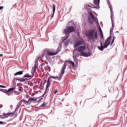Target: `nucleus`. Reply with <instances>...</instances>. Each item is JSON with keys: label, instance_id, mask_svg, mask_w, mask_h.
<instances>
[{"label": "nucleus", "instance_id": "1", "mask_svg": "<svg viewBox=\"0 0 127 127\" xmlns=\"http://www.w3.org/2000/svg\"><path fill=\"white\" fill-rule=\"evenodd\" d=\"M86 36L88 38L89 40L96 41L98 39V31L96 29L89 30L86 34Z\"/></svg>", "mask_w": 127, "mask_h": 127}, {"label": "nucleus", "instance_id": "2", "mask_svg": "<svg viewBox=\"0 0 127 127\" xmlns=\"http://www.w3.org/2000/svg\"><path fill=\"white\" fill-rule=\"evenodd\" d=\"M86 50V48L84 46H80L77 49L78 52H80V56H84V57H89L91 56V53H85L84 51Z\"/></svg>", "mask_w": 127, "mask_h": 127}, {"label": "nucleus", "instance_id": "3", "mask_svg": "<svg viewBox=\"0 0 127 127\" xmlns=\"http://www.w3.org/2000/svg\"><path fill=\"white\" fill-rule=\"evenodd\" d=\"M111 38H112V37L110 36L107 39L104 46H103V43L102 42H100L101 46L98 47V49H99V50H101V51H103L104 48H107V47H108V46L110 45V43H111L110 40L111 39Z\"/></svg>", "mask_w": 127, "mask_h": 127}, {"label": "nucleus", "instance_id": "4", "mask_svg": "<svg viewBox=\"0 0 127 127\" xmlns=\"http://www.w3.org/2000/svg\"><path fill=\"white\" fill-rule=\"evenodd\" d=\"M37 100H38V98H35L34 97H30L29 98V100L28 101L24 99H22V100H21V102L22 103H23V104L24 105H25L26 106H28V105H30L31 104V103H36V101H37Z\"/></svg>", "mask_w": 127, "mask_h": 127}, {"label": "nucleus", "instance_id": "5", "mask_svg": "<svg viewBox=\"0 0 127 127\" xmlns=\"http://www.w3.org/2000/svg\"><path fill=\"white\" fill-rule=\"evenodd\" d=\"M66 66H67V64H66V63H64L62 68V72L59 77L52 76H51V78L55 79H57L58 80H60L61 79H62V77L63 76V74L65 73V69H66Z\"/></svg>", "mask_w": 127, "mask_h": 127}, {"label": "nucleus", "instance_id": "6", "mask_svg": "<svg viewBox=\"0 0 127 127\" xmlns=\"http://www.w3.org/2000/svg\"><path fill=\"white\" fill-rule=\"evenodd\" d=\"M46 53L47 54V55H48V56H53L54 55H57V54H58V52L53 53L49 51H44L42 53V56H40L39 58H42V57L44 56Z\"/></svg>", "mask_w": 127, "mask_h": 127}, {"label": "nucleus", "instance_id": "7", "mask_svg": "<svg viewBox=\"0 0 127 127\" xmlns=\"http://www.w3.org/2000/svg\"><path fill=\"white\" fill-rule=\"evenodd\" d=\"M74 31L75 29H74V27L68 26L67 27L66 29H64V32L65 35H67V36H69V34H70L71 32H73Z\"/></svg>", "mask_w": 127, "mask_h": 127}, {"label": "nucleus", "instance_id": "8", "mask_svg": "<svg viewBox=\"0 0 127 127\" xmlns=\"http://www.w3.org/2000/svg\"><path fill=\"white\" fill-rule=\"evenodd\" d=\"M89 15H90V16L91 17L92 19H93V21H92V19H91V18L88 17V22H89L90 24H93V23H94V21L96 20V19L97 18L95 17V15H94V14H93L92 12H89Z\"/></svg>", "mask_w": 127, "mask_h": 127}, {"label": "nucleus", "instance_id": "9", "mask_svg": "<svg viewBox=\"0 0 127 127\" xmlns=\"http://www.w3.org/2000/svg\"><path fill=\"white\" fill-rule=\"evenodd\" d=\"M51 85V82H50V78H49L47 80V83L46 87V91L45 94L47 92L48 90H49V87Z\"/></svg>", "mask_w": 127, "mask_h": 127}, {"label": "nucleus", "instance_id": "10", "mask_svg": "<svg viewBox=\"0 0 127 127\" xmlns=\"http://www.w3.org/2000/svg\"><path fill=\"white\" fill-rule=\"evenodd\" d=\"M65 62H67L73 69H75V63L74 62L71 61H66Z\"/></svg>", "mask_w": 127, "mask_h": 127}, {"label": "nucleus", "instance_id": "11", "mask_svg": "<svg viewBox=\"0 0 127 127\" xmlns=\"http://www.w3.org/2000/svg\"><path fill=\"white\" fill-rule=\"evenodd\" d=\"M69 37V36L66 37V38L63 40L65 46H67L68 44L70 43V40H67V39Z\"/></svg>", "mask_w": 127, "mask_h": 127}, {"label": "nucleus", "instance_id": "12", "mask_svg": "<svg viewBox=\"0 0 127 127\" xmlns=\"http://www.w3.org/2000/svg\"><path fill=\"white\" fill-rule=\"evenodd\" d=\"M3 115H4V118L5 119L6 118H8L9 116H11V117L13 116L14 115V113H8L7 114L3 113Z\"/></svg>", "mask_w": 127, "mask_h": 127}, {"label": "nucleus", "instance_id": "13", "mask_svg": "<svg viewBox=\"0 0 127 127\" xmlns=\"http://www.w3.org/2000/svg\"><path fill=\"white\" fill-rule=\"evenodd\" d=\"M33 76H34V74L30 75L28 74H26L24 75V78H27L28 80H30V79H32V78H33Z\"/></svg>", "mask_w": 127, "mask_h": 127}, {"label": "nucleus", "instance_id": "14", "mask_svg": "<svg viewBox=\"0 0 127 127\" xmlns=\"http://www.w3.org/2000/svg\"><path fill=\"white\" fill-rule=\"evenodd\" d=\"M82 44H83V42L78 41L74 44V47H77V46H79V45H82Z\"/></svg>", "mask_w": 127, "mask_h": 127}, {"label": "nucleus", "instance_id": "15", "mask_svg": "<svg viewBox=\"0 0 127 127\" xmlns=\"http://www.w3.org/2000/svg\"><path fill=\"white\" fill-rule=\"evenodd\" d=\"M15 80L16 81H19V82H20L21 83H22L23 82H25V81H26V80H27V79H18V78H13V82H15Z\"/></svg>", "mask_w": 127, "mask_h": 127}, {"label": "nucleus", "instance_id": "16", "mask_svg": "<svg viewBox=\"0 0 127 127\" xmlns=\"http://www.w3.org/2000/svg\"><path fill=\"white\" fill-rule=\"evenodd\" d=\"M56 9V6H55V4H53V15L51 18H52V17H53V16H54V13H55Z\"/></svg>", "mask_w": 127, "mask_h": 127}, {"label": "nucleus", "instance_id": "17", "mask_svg": "<svg viewBox=\"0 0 127 127\" xmlns=\"http://www.w3.org/2000/svg\"><path fill=\"white\" fill-rule=\"evenodd\" d=\"M23 72H24V70L18 71L14 74V76H17V75H22V74H23Z\"/></svg>", "mask_w": 127, "mask_h": 127}, {"label": "nucleus", "instance_id": "18", "mask_svg": "<svg viewBox=\"0 0 127 127\" xmlns=\"http://www.w3.org/2000/svg\"><path fill=\"white\" fill-rule=\"evenodd\" d=\"M34 84H36L38 86L41 87L42 86V81H36L34 82Z\"/></svg>", "mask_w": 127, "mask_h": 127}, {"label": "nucleus", "instance_id": "19", "mask_svg": "<svg viewBox=\"0 0 127 127\" xmlns=\"http://www.w3.org/2000/svg\"><path fill=\"white\" fill-rule=\"evenodd\" d=\"M93 2L95 5H99L100 4V0H94Z\"/></svg>", "mask_w": 127, "mask_h": 127}, {"label": "nucleus", "instance_id": "20", "mask_svg": "<svg viewBox=\"0 0 127 127\" xmlns=\"http://www.w3.org/2000/svg\"><path fill=\"white\" fill-rule=\"evenodd\" d=\"M99 31L100 32V35L101 36V39L104 38V35L103 34V31H102V29L101 28L100 26H99Z\"/></svg>", "mask_w": 127, "mask_h": 127}, {"label": "nucleus", "instance_id": "21", "mask_svg": "<svg viewBox=\"0 0 127 127\" xmlns=\"http://www.w3.org/2000/svg\"><path fill=\"white\" fill-rule=\"evenodd\" d=\"M15 90V87H12L10 88H9L8 89V91H7V92L8 93L9 92H13V91H14Z\"/></svg>", "mask_w": 127, "mask_h": 127}, {"label": "nucleus", "instance_id": "22", "mask_svg": "<svg viewBox=\"0 0 127 127\" xmlns=\"http://www.w3.org/2000/svg\"><path fill=\"white\" fill-rule=\"evenodd\" d=\"M22 103V102H21V101H20L19 102V104L17 105V106L16 108L15 109V111H17V110H18V109H19V108L21 106Z\"/></svg>", "mask_w": 127, "mask_h": 127}, {"label": "nucleus", "instance_id": "23", "mask_svg": "<svg viewBox=\"0 0 127 127\" xmlns=\"http://www.w3.org/2000/svg\"><path fill=\"white\" fill-rule=\"evenodd\" d=\"M111 20H114V12H113V10L111 11Z\"/></svg>", "mask_w": 127, "mask_h": 127}, {"label": "nucleus", "instance_id": "24", "mask_svg": "<svg viewBox=\"0 0 127 127\" xmlns=\"http://www.w3.org/2000/svg\"><path fill=\"white\" fill-rule=\"evenodd\" d=\"M38 65L37 64H35L34 66L33 71L36 72V69H37Z\"/></svg>", "mask_w": 127, "mask_h": 127}, {"label": "nucleus", "instance_id": "25", "mask_svg": "<svg viewBox=\"0 0 127 127\" xmlns=\"http://www.w3.org/2000/svg\"><path fill=\"white\" fill-rule=\"evenodd\" d=\"M108 4L109 8H110V10L111 11L113 10V7L112 6V5L111 4V3H110V2H108Z\"/></svg>", "mask_w": 127, "mask_h": 127}, {"label": "nucleus", "instance_id": "26", "mask_svg": "<svg viewBox=\"0 0 127 127\" xmlns=\"http://www.w3.org/2000/svg\"><path fill=\"white\" fill-rule=\"evenodd\" d=\"M18 91H20V92H23V88H22V87L20 86L19 87Z\"/></svg>", "mask_w": 127, "mask_h": 127}, {"label": "nucleus", "instance_id": "27", "mask_svg": "<svg viewBox=\"0 0 127 127\" xmlns=\"http://www.w3.org/2000/svg\"><path fill=\"white\" fill-rule=\"evenodd\" d=\"M112 20V28H114V26H115V25L114 24V20Z\"/></svg>", "mask_w": 127, "mask_h": 127}, {"label": "nucleus", "instance_id": "28", "mask_svg": "<svg viewBox=\"0 0 127 127\" xmlns=\"http://www.w3.org/2000/svg\"><path fill=\"white\" fill-rule=\"evenodd\" d=\"M114 41H115V37H114L112 41L111 42V45H113V43H114Z\"/></svg>", "mask_w": 127, "mask_h": 127}, {"label": "nucleus", "instance_id": "29", "mask_svg": "<svg viewBox=\"0 0 127 127\" xmlns=\"http://www.w3.org/2000/svg\"><path fill=\"white\" fill-rule=\"evenodd\" d=\"M114 30V28H112L110 30V34L113 33V31Z\"/></svg>", "mask_w": 127, "mask_h": 127}, {"label": "nucleus", "instance_id": "30", "mask_svg": "<svg viewBox=\"0 0 127 127\" xmlns=\"http://www.w3.org/2000/svg\"><path fill=\"white\" fill-rule=\"evenodd\" d=\"M0 91L4 92H5V90L2 89H0Z\"/></svg>", "mask_w": 127, "mask_h": 127}, {"label": "nucleus", "instance_id": "31", "mask_svg": "<svg viewBox=\"0 0 127 127\" xmlns=\"http://www.w3.org/2000/svg\"><path fill=\"white\" fill-rule=\"evenodd\" d=\"M0 118L1 119H5L4 115H0Z\"/></svg>", "mask_w": 127, "mask_h": 127}, {"label": "nucleus", "instance_id": "32", "mask_svg": "<svg viewBox=\"0 0 127 127\" xmlns=\"http://www.w3.org/2000/svg\"><path fill=\"white\" fill-rule=\"evenodd\" d=\"M0 88H6V86L3 85H0Z\"/></svg>", "mask_w": 127, "mask_h": 127}, {"label": "nucleus", "instance_id": "33", "mask_svg": "<svg viewBox=\"0 0 127 127\" xmlns=\"http://www.w3.org/2000/svg\"><path fill=\"white\" fill-rule=\"evenodd\" d=\"M0 125H4V122L2 121H0Z\"/></svg>", "mask_w": 127, "mask_h": 127}, {"label": "nucleus", "instance_id": "34", "mask_svg": "<svg viewBox=\"0 0 127 127\" xmlns=\"http://www.w3.org/2000/svg\"><path fill=\"white\" fill-rule=\"evenodd\" d=\"M57 93H58V90H56L55 91V92H54L55 95H56V94H57Z\"/></svg>", "mask_w": 127, "mask_h": 127}, {"label": "nucleus", "instance_id": "35", "mask_svg": "<svg viewBox=\"0 0 127 127\" xmlns=\"http://www.w3.org/2000/svg\"><path fill=\"white\" fill-rule=\"evenodd\" d=\"M45 106V103H43L41 105V107H44Z\"/></svg>", "mask_w": 127, "mask_h": 127}, {"label": "nucleus", "instance_id": "36", "mask_svg": "<svg viewBox=\"0 0 127 127\" xmlns=\"http://www.w3.org/2000/svg\"><path fill=\"white\" fill-rule=\"evenodd\" d=\"M2 8H3V6H0V10H1V9H2Z\"/></svg>", "mask_w": 127, "mask_h": 127}, {"label": "nucleus", "instance_id": "37", "mask_svg": "<svg viewBox=\"0 0 127 127\" xmlns=\"http://www.w3.org/2000/svg\"><path fill=\"white\" fill-rule=\"evenodd\" d=\"M2 107H3L2 105H0V109L1 108H2Z\"/></svg>", "mask_w": 127, "mask_h": 127}, {"label": "nucleus", "instance_id": "38", "mask_svg": "<svg viewBox=\"0 0 127 127\" xmlns=\"http://www.w3.org/2000/svg\"><path fill=\"white\" fill-rule=\"evenodd\" d=\"M3 56V55H2V54H0V57H2V56Z\"/></svg>", "mask_w": 127, "mask_h": 127}, {"label": "nucleus", "instance_id": "39", "mask_svg": "<svg viewBox=\"0 0 127 127\" xmlns=\"http://www.w3.org/2000/svg\"><path fill=\"white\" fill-rule=\"evenodd\" d=\"M41 100H42V98H41L40 100H39L38 102H40V101H41Z\"/></svg>", "mask_w": 127, "mask_h": 127}, {"label": "nucleus", "instance_id": "40", "mask_svg": "<svg viewBox=\"0 0 127 127\" xmlns=\"http://www.w3.org/2000/svg\"><path fill=\"white\" fill-rule=\"evenodd\" d=\"M116 32H117V33H119V31H116Z\"/></svg>", "mask_w": 127, "mask_h": 127}, {"label": "nucleus", "instance_id": "41", "mask_svg": "<svg viewBox=\"0 0 127 127\" xmlns=\"http://www.w3.org/2000/svg\"><path fill=\"white\" fill-rule=\"evenodd\" d=\"M107 1H108V2H110V1H109V0H107Z\"/></svg>", "mask_w": 127, "mask_h": 127}, {"label": "nucleus", "instance_id": "42", "mask_svg": "<svg viewBox=\"0 0 127 127\" xmlns=\"http://www.w3.org/2000/svg\"><path fill=\"white\" fill-rule=\"evenodd\" d=\"M42 65H44V64H42Z\"/></svg>", "mask_w": 127, "mask_h": 127}]
</instances>
